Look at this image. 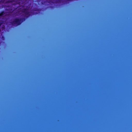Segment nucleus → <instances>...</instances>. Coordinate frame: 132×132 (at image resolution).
Instances as JSON below:
<instances>
[{
    "instance_id": "5",
    "label": "nucleus",
    "mask_w": 132,
    "mask_h": 132,
    "mask_svg": "<svg viewBox=\"0 0 132 132\" xmlns=\"http://www.w3.org/2000/svg\"><path fill=\"white\" fill-rule=\"evenodd\" d=\"M20 13V11H19V13Z\"/></svg>"
},
{
    "instance_id": "1",
    "label": "nucleus",
    "mask_w": 132,
    "mask_h": 132,
    "mask_svg": "<svg viewBox=\"0 0 132 132\" xmlns=\"http://www.w3.org/2000/svg\"><path fill=\"white\" fill-rule=\"evenodd\" d=\"M20 23V21L19 19H15L12 23V24L14 25L15 26L19 25Z\"/></svg>"
},
{
    "instance_id": "2",
    "label": "nucleus",
    "mask_w": 132,
    "mask_h": 132,
    "mask_svg": "<svg viewBox=\"0 0 132 132\" xmlns=\"http://www.w3.org/2000/svg\"><path fill=\"white\" fill-rule=\"evenodd\" d=\"M23 12L24 13V14L27 15L28 14V11L27 10H24Z\"/></svg>"
},
{
    "instance_id": "3",
    "label": "nucleus",
    "mask_w": 132,
    "mask_h": 132,
    "mask_svg": "<svg viewBox=\"0 0 132 132\" xmlns=\"http://www.w3.org/2000/svg\"><path fill=\"white\" fill-rule=\"evenodd\" d=\"M3 13H2L1 14H0V16H3Z\"/></svg>"
},
{
    "instance_id": "4",
    "label": "nucleus",
    "mask_w": 132,
    "mask_h": 132,
    "mask_svg": "<svg viewBox=\"0 0 132 132\" xmlns=\"http://www.w3.org/2000/svg\"><path fill=\"white\" fill-rule=\"evenodd\" d=\"M2 23V21L0 22V26L1 25Z\"/></svg>"
}]
</instances>
